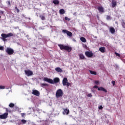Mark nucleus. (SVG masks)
Wrapping results in <instances>:
<instances>
[{
	"instance_id": "f257e3e1",
	"label": "nucleus",
	"mask_w": 125,
	"mask_h": 125,
	"mask_svg": "<svg viewBox=\"0 0 125 125\" xmlns=\"http://www.w3.org/2000/svg\"><path fill=\"white\" fill-rule=\"evenodd\" d=\"M44 82H47V83H51L52 84H54V83H57L60 82V79L59 78H55L54 80L52 79H48L47 78H44L43 79Z\"/></svg>"
},
{
	"instance_id": "f03ea898",
	"label": "nucleus",
	"mask_w": 125,
	"mask_h": 125,
	"mask_svg": "<svg viewBox=\"0 0 125 125\" xmlns=\"http://www.w3.org/2000/svg\"><path fill=\"white\" fill-rule=\"evenodd\" d=\"M58 46L60 47L61 50H65L67 52H71L73 49L72 47L63 44H59Z\"/></svg>"
},
{
	"instance_id": "7ed1b4c3",
	"label": "nucleus",
	"mask_w": 125,
	"mask_h": 125,
	"mask_svg": "<svg viewBox=\"0 0 125 125\" xmlns=\"http://www.w3.org/2000/svg\"><path fill=\"white\" fill-rule=\"evenodd\" d=\"M14 35L12 33H9L7 34H5L4 33H2L1 34V36L2 37V40L3 42H6L7 40H6V38H9V37H13Z\"/></svg>"
},
{
	"instance_id": "20e7f679",
	"label": "nucleus",
	"mask_w": 125,
	"mask_h": 125,
	"mask_svg": "<svg viewBox=\"0 0 125 125\" xmlns=\"http://www.w3.org/2000/svg\"><path fill=\"white\" fill-rule=\"evenodd\" d=\"M63 96V91H62V89H59L57 90L56 93V97L57 98H59V97H62Z\"/></svg>"
},
{
	"instance_id": "39448f33",
	"label": "nucleus",
	"mask_w": 125,
	"mask_h": 125,
	"mask_svg": "<svg viewBox=\"0 0 125 125\" xmlns=\"http://www.w3.org/2000/svg\"><path fill=\"white\" fill-rule=\"evenodd\" d=\"M93 88H98V90H99L100 91H104V92H105V93H107V90L103 87H98V86L95 85L93 86Z\"/></svg>"
},
{
	"instance_id": "423d86ee",
	"label": "nucleus",
	"mask_w": 125,
	"mask_h": 125,
	"mask_svg": "<svg viewBox=\"0 0 125 125\" xmlns=\"http://www.w3.org/2000/svg\"><path fill=\"white\" fill-rule=\"evenodd\" d=\"M6 52L8 55H12L14 53V50L11 48L7 47L6 50Z\"/></svg>"
},
{
	"instance_id": "0eeeda50",
	"label": "nucleus",
	"mask_w": 125,
	"mask_h": 125,
	"mask_svg": "<svg viewBox=\"0 0 125 125\" xmlns=\"http://www.w3.org/2000/svg\"><path fill=\"white\" fill-rule=\"evenodd\" d=\"M62 33H63L64 34H66L67 36H68V37H73V33H72V32L65 30V29H63L62 30Z\"/></svg>"
},
{
	"instance_id": "6e6552de",
	"label": "nucleus",
	"mask_w": 125,
	"mask_h": 125,
	"mask_svg": "<svg viewBox=\"0 0 125 125\" xmlns=\"http://www.w3.org/2000/svg\"><path fill=\"white\" fill-rule=\"evenodd\" d=\"M8 117V113H4L2 115H0V119L2 120H5V119H7Z\"/></svg>"
},
{
	"instance_id": "1a4fd4ad",
	"label": "nucleus",
	"mask_w": 125,
	"mask_h": 125,
	"mask_svg": "<svg viewBox=\"0 0 125 125\" xmlns=\"http://www.w3.org/2000/svg\"><path fill=\"white\" fill-rule=\"evenodd\" d=\"M85 55L87 57H89V58H91V57L93 56V53L92 51H86L85 52Z\"/></svg>"
},
{
	"instance_id": "9d476101",
	"label": "nucleus",
	"mask_w": 125,
	"mask_h": 125,
	"mask_svg": "<svg viewBox=\"0 0 125 125\" xmlns=\"http://www.w3.org/2000/svg\"><path fill=\"white\" fill-rule=\"evenodd\" d=\"M25 74L27 75L28 77H29L30 76H33V71L27 70H24Z\"/></svg>"
},
{
	"instance_id": "9b49d317",
	"label": "nucleus",
	"mask_w": 125,
	"mask_h": 125,
	"mask_svg": "<svg viewBox=\"0 0 125 125\" xmlns=\"http://www.w3.org/2000/svg\"><path fill=\"white\" fill-rule=\"evenodd\" d=\"M32 94L35 95L36 96H40V92L37 90H33Z\"/></svg>"
},
{
	"instance_id": "f8f14e48",
	"label": "nucleus",
	"mask_w": 125,
	"mask_h": 125,
	"mask_svg": "<svg viewBox=\"0 0 125 125\" xmlns=\"http://www.w3.org/2000/svg\"><path fill=\"white\" fill-rule=\"evenodd\" d=\"M98 10L99 11L100 13H104L105 11L104 10V8L102 6H99L97 7Z\"/></svg>"
},
{
	"instance_id": "ddd939ff",
	"label": "nucleus",
	"mask_w": 125,
	"mask_h": 125,
	"mask_svg": "<svg viewBox=\"0 0 125 125\" xmlns=\"http://www.w3.org/2000/svg\"><path fill=\"white\" fill-rule=\"evenodd\" d=\"M68 83V79L67 78H64L62 80V84L63 85H67V83Z\"/></svg>"
},
{
	"instance_id": "4468645a",
	"label": "nucleus",
	"mask_w": 125,
	"mask_h": 125,
	"mask_svg": "<svg viewBox=\"0 0 125 125\" xmlns=\"http://www.w3.org/2000/svg\"><path fill=\"white\" fill-rule=\"evenodd\" d=\"M63 115H69V113H70V110H69L68 108L63 109Z\"/></svg>"
},
{
	"instance_id": "2eb2a0df",
	"label": "nucleus",
	"mask_w": 125,
	"mask_h": 125,
	"mask_svg": "<svg viewBox=\"0 0 125 125\" xmlns=\"http://www.w3.org/2000/svg\"><path fill=\"white\" fill-rule=\"evenodd\" d=\"M116 5H117V1L115 0H112V6L113 8L116 7Z\"/></svg>"
},
{
	"instance_id": "dca6fc26",
	"label": "nucleus",
	"mask_w": 125,
	"mask_h": 125,
	"mask_svg": "<svg viewBox=\"0 0 125 125\" xmlns=\"http://www.w3.org/2000/svg\"><path fill=\"white\" fill-rule=\"evenodd\" d=\"M55 70L57 72H58V73H62V72H63V70L60 67H57Z\"/></svg>"
},
{
	"instance_id": "f3484780",
	"label": "nucleus",
	"mask_w": 125,
	"mask_h": 125,
	"mask_svg": "<svg viewBox=\"0 0 125 125\" xmlns=\"http://www.w3.org/2000/svg\"><path fill=\"white\" fill-rule=\"evenodd\" d=\"M109 32H110V33H111L112 34H115V28H114V27H110L109 28Z\"/></svg>"
},
{
	"instance_id": "a211bd4d",
	"label": "nucleus",
	"mask_w": 125,
	"mask_h": 125,
	"mask_svg": "<svg viewBox=\"0 0 125 125\" xmlns=\"http://www.w3.org/2000/svg\"><path fill=\"white\" fill-rule=\"evenodd\" d=\"M79 57L81 60H84L85 59V57L83 54H79Z\"/></svg>"
},
{
	"instance_id": "6ab92c4d",
	"label": "nucleus",
	"mask_w": 125,
	"mask_h": 125,
	"mask_svg": "<svg viewBox=\"0 0 125 125\" xmlns=\"http://www.w3.org/2000/svg\"><path fill=\"white\" fill-rule=\"evenodd\" d=\"M100 51L102 52V53H104L105 52V47H101L99 48Z\"/></svg>"
},
{
	"instance_id": "aec40b11",
	"label": "nucleus",
	"mask_w": 125,
	"mask_h": 125,
	"mask_svg": "<svg viewBox=\"0 0 125 125\" xmlns=\"http://www.w3.org/2000/svg\"><path fill=\"white\" fill-rule=\"evenodd\" d=\"M59 12L60 14L61 15L65 14V10H64L63 9H61L60 10Z\"/></svg>"
},
{
	"instance_id": "412c9836",
	"label": "nucleus",
	"mask_w": 125,
	"mask_h": 125,
	"mask_svg": "<svg viewBox=\"0 0 125 125\" xmlns=\"http://www.w3.org/2000/svg\"><path fill=\"white\" fill-rule=\"evenodd\" d=\"M52 2L54 3V4L58 5L59 4V0H53Z\"/></svg>"
},
{
	"instance_id": "4be33fe9",
	"label": "nucleus",
	"mask_w": 125,
	"mask_h": 125,
	"mask_svg": "<svg viewBox=\"0 0 125 125\" xmlns=\"http://www.w3.org/2000/svg\"><path fill=\"white\" fill-rule=\"evenodd\" d=\"M80 40L82 42H86V39L84 37H81Z\"/></svg>"
},
{
	"instance_id": "5701e85b",
	"label": "nucleus",
	"mask_w": 125,
	"mask_h": 125,
	"mask_svg": "<svg viewBox=\"0 0 125 125\" xmlns=\"http://www.w3.org/2000/svg\"><path fill=\"white\" fill-rule=\"evenodd\" d=\"M48 84L45 83H42L41 84V87H44V86H48Z\"/></svg>"
},
{
	"instance_id": "b1692460",
	"label": "nucleus",
	"mask_w": 125,
	"mask_h": 125,
	"mask_svg": "<svg viewBox=\"0 0 125 125\" xmlns=\"http://www.w3.org/2000/svg\"><path fill=\"white\" fill-rule=\"evenodd\" d=\"M89 72L91 75H97V73L95 71H93L92 70H89Z\"/></svg>"
},
{
	"instance_id": "393cba45",
	"label": "nucleus",
	"mask_w": 125,
	"mask_h": 125,
	"mask_svg": "<svg viewBox=\"0 0 125 125\" xmlns=\"http://www.w3.org/2000/svg\"><path fill=\"white\" fill-rule=\"evenodd\" d=\"M40 18H41V20L42 21L45 20V17H44V16H43V15H40Z\"/></svg>"
},
{
	"instance_id": "a878e982",
	"label": "nucleus",
	"mask_w": 125,
	"mask_h": 125,
	"mask_svg": "<svg viewBox=\"0 0 125 125\" xmlns=\"http://www.w3.org/2000/svg\"><path fill=\"white\" fill-rule=\"evenodd\" d=\"M15 105L14 104L11 103L9 104V107H10V108H13V107H14Z\"/></svg>"
},
{
	"instance_id": "bb28decb",
	"label": "nucleus",
	"mask_w": 125,
	"mask_h": 125,
	"mask_svg": "<svg viewBox=\"0 0 125 125\" xmlns=\"http://www.w3.org/2000/svg\"><path fill=\"white\" fill-rule=\"evenodd\" d=\"M122 26L123 28L125 29V21H122Z\"/></svg>"
},
{
	"instance_id": "cd10ccee",
	"label": "nucleus",
	"mask_w": 125,
	"mask_h": 125,
	"mask_svg": "<svg viewBox=\"0 0 125 125\" xmlns=\"http://www.w3.org/2000/svg\"><path fill=\"white\" fill-rule=\"evenodd\" d=\"M21 123L24 125L25 124H26L27 123V121L25 120L24 119H22L21 120Z\"/></svg>"
},
{
	"instance_id": "c85d7f7f",
	"label": "nucleus",
	"mask_w": 125,
	"mask_h": 125,
	"mask_svg": "<svg viewBox=\"0 0 125 125\" xmlns=\"http://www.w3.org/2000/svg\"><path fill=\"white\" fill-rule=\"evenodd\" d=\"M5 110H6V112L5 113H11V110L8 109V108H6Z\"/></svg>"
},
{
	"instance_id": "c756f323",
	"label": "nucleus",
	"mask_w": 125,
	"mask_h": 125,
	"mask_svg": "<svg viewBox=\"0 0 125 125\" xmlns=\"http://www.w3.org/2000/svg\"><path fill=\"white\" fill-rule=\"evenodd\" d=\"M15 8L16 10H17V12L18 13H19V12H20V10H19L18 8H17V6L15 7Z\"/></svg>"
},
{
	"instance_id": "7c9ffc66",
	"label": "nucleus",
	"mask_w": 125,
	"mask_h": 125,
	"mask_svg": "<svg viewBox=\"0 0 125 125\" xmlns=\"http://www.w3.org/2000/svg\"><path fill=\"white\" fill-rule=\"evenodd\" d=\"M5 88V86L3 85H0V89H4Z\"/></svg>"
},
{
	"instance_id": "2f4dec72",
	"label": "nucleus",
	"mask_w": 125,
	"mask_h": 125,
	"mask_svg": "<svg viewBox=\"0 0 125 125\" xmlns=\"http://www.w3.org/2000/svg\"><path fill=\"white\" fill-rule=\"evenodd\" d=\"M115 54L116 55V56H118V57H121V55L117 52L115 53Z\"/></svg>"
},
{
	"instance_id": "473e14b6",
	"label": "nucleus",
	"mask_w": 125,
	"mask_h": 125,
	"mask_svg": "<svg viewBox=\"0 0 125 125\" xmlns=\"http://www.w3.org/2000/svg\"><path fill=\"white\" fill-rule=\"evenodd\" d=\"M64 19H65V20H66V21H70V18H68L67 17H64Z\"/></svg>"
},
{
	"instance_id": "72a5a7b5",
	"label": "nucleus",
	"mask_w": 125,
	"mask_h": 125,
	"mask_svg": "<svg viewBox=\"0 0 125 125\" xmlns=\"http://www.w3.org/2000/svg\"><path fill=\"white\" fill-rule=\"evenodd\" d=\"M87 96V97H92V94L91 93L88 94Z\"/></svg>"
},
{
	"instance_id": "f704fd0d",
	"label": "nucleus",
	"mask_w": 125,
	"mask_h": 125,
	"mask_svg": "<svg viewBox=\"0 0 125 125\" xmlns=\"http://www.w3.org/2000/svg\"><path fill=\"white\" fill-rule=\"evenodd\" d=\"M110 19H111V17L110 16H106V20H110Z\"/></svg>"
},
{
	"instance_id": "c9c22d12",
	"label": "nucleus",
	"mask_w": 125,
	"mask_h": 125,
	"mask_svg": "<svg viewBox=\"0 0 125 125\" xmlns=\"http://www.w3.org/2000/svg\"><path fill=\"white\" fill-rule=\"evenodd\" d=\"M95 84H99V81H95Z\"/></svg>"
},
{
	"instance_id": "e433bc0d",
	"label": "nucleus",
	"mask_w": 125,
	"mask_h": 125,
	"mask_svg": "<svg viewBox=\"0 0 125 125\" xmlns=\"http://www.w3.org/2000/svg\"><path fill=\"white\" fill-rule=\"evenodd\" d=\"M99 110H102V109H103V107L102 106V105H100L99 106Z\"/></svg>"
},
{
	"instance_id": "4c0bfd02",
	"label": "nucleus",
	"mask_w": 125,
	"mask_h": 125,
	"mask_svg": "<svg viewBox=\"0 0 125 125\" xmlns=\"http://www.w3.org/2000/svg\"><path fill=\"white\" fill-rule=\"evenodd\" d=\"M21 115L22 118H24V117H25V113H21Z\"/></svg>"
},
{
	"instance_id": "58836bf2",
	"label": "nucleus",
	"mask_w": 125,
	"mask_h": 125,
	"mask_svg": "<svg viewBox=\"0 0 125 125\" xmlns=\"http://www.w3.org/2000/svg\"><path fill=\"white\" fill-rule=\"evenodd\" d=\"M111 83L114 86L115 85V83H116V82H115V81H112Z\"/></svg>"
},
{
	"instance_id": "ea45409f",
	"label": "nucleus",
	"mask_w": 125,
	"mask_h": 125,
	"mask_svg": "<svg viewBox=\"0 0 125 125\" xmlns=\"http://www.w3.org/2000/svg\"><path fill=\"white\" fill-rule=\"evenodd\" d=\"M66 85H67V86H70V85H71V83H68V82H67L66 83Z\"/></svg>"
},
{
	"instance_id": "a19ab883",
	"label": "nucleus",
	"mask_w": 125,
	"mask_h": 125,
	"mask_svg": "<svg viewBox=\"0 0 125 125\" xmlns=\"http://www.w3.org/2000/svg\"><path fill=\"white\" fill-rule=\"evenodd\" d=\"M3 49H4L3 46H0V50H3Z\"/></svg>"
},
{
	"instance_id": "79ce46f5",
	"label": "nucleus",
	"mask_w": 125,
	"mask_h": 125,
	"mask_svg": "<svg viewBox=\"0 0 125 125\" xmlns=\"http://www.w3.org/2000/svg\"><path fill=\"white\" fill-rule=\"evenodd\" d=\"M7 4L8 5H10V1H8Z\"/></svg>"
},
{
	"instance_id": "37998d69",
	"label": "nucleus",
	"mask_w": 125,
	"mask_h": 125,
	"mask_svg": "<svg viewBox=\"0 0 125 125\" xmlns=\"http://www.w3.org/2000/svg\"><path fill=\"white\" fill-rule=\"evenodd\" d=\"M91 91H92V92H94V89H92Z\"/></svg>"
},
{
	"instance_id": "c03bdc74",
	"label": "nucleus",
	"mask_w": 125,
	"mask_h": 125,
	"mask_svg": "<svg viewBox=\"0 0 125 125\" xmlns=\"http://www.w3.org/2000/svg\"><path fill=\"white\" fill-rule=\"evenodd\" d=\"M1 13L3 14V11H1Z\"/></svg>"
},
{
	"instance_id": "a18cd8bd",
	"label": "nucleus",
	"mask_w": 125,
	"mask_h": 125,
	"mask_svg": "<svg viewBox=\"0 0 125 125\" xmlns=\"http://www.w3.org/2000/svg\"><path fill=\"white\" fill-rule=\"evenodd\" d=\"M85 46H86V45H85Z\"/></svg>"
},
{
	"instance_id": "49530a36",
	"label": "nucleus",
	"mask_w": 125,
	"mask_h": 125,
	"mask_svg": "<svg viewBox=\"0 0 125 125\" xmlns=\"http://www.w3.org/2000/svg\"><path fill=\"white\" fill-rule=\"evenodd\" d=\"M1 18L0 16V18Z\"/></svg>"
}]
</instances>
